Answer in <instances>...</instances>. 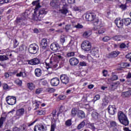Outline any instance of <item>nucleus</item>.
I'll use <instances>...</instances> for the list:
<instances>
[{
	"mask_svg": "<svg viewBox=\"0 0 131 131\" xmlns=\"http://www.w3.org/2000/svg\"><path fill=\"white\" fill-rule=\"evenodd\" d=\"M113 39H114V40H117L119 41V40H120V36L119 35L115 36L114 37H113Z\"/></svg>",
	"mask_w": 131,
	"mask_h": 131,
	"instance_id": "obj_47",
	"label": "nucleus"
},
{
	"mask_svg": "<svg viewBox=\"0 0 131 131\" xmlns=\"http://www.w3.org/2000/svg\"><path fill=\"white\" fill-rule=\"evenodd\" d=\"M32 4L33 6H36L35 11H37V10H38V9H39V8L41 7L40 5L38 4V2L37 1H33Z\"/></svg>",
	"mask_w": 131,
	"mask_h": 131,
	"instance_id": "obj_29",
	"label": "nucleus"
},
{
	"mask_svg": "<svg viewBox=\"0 0 131 131\" xmlns=\"http://www.w3.org/2000/svg\"><path fill=\"white\" fill-rule=\"evenodd\" d=\"M123 23L125 26H128L131 24V19L129 18H126L123 19Z\"/></svg>",
	"mask_w": 131,
	"mask_h": 131,
	"instance_id": "obj_26",
	"label": "nucleus"
},
{
	"mask_svg": "<svg viewBox=\"0 0 131 131\" xmlns=\"http://www.w3.org/2000/svg\"><path fill=\"white\" fill-rule=\"evenodd\" d=\"M115 23L118 28H122L123 27V19L116 18Z\"/></svg>",
	"mask_w": 131,
	"mask_h": 131,
	"instance_id": "obj_14",
	"label": "nucleus"
},
{
	"mask_svg": "<svg viewBox=\"0 0 131 131\" xmlns=\"http://www.w3.org/2000/svg\"><path fill=\"white\" fill-rule=\"evenodd\" d=\"M40 61L38 58H33L31 60H28V63L30 65H38Z\"/></svg>",
	"mask_w": 131,
	"mask_h": 131,
	"instance_id": "obj_16",
	"label": "nucleus"
},
{
	"mask_svg": "<svg viewBox=\"0 0 131 131\" xmlns=\"http://www.w3.org/2000/svg\"><path fill=\"white\" fill-rule=\"evenodd\" d=\"M9 60V57L7 55H0V61L4 62V61H7Z\"/></svg>",
	"mask_w": 131,
	"mask_h": 131,
	"instance_id": "obj_31",
	"label": "nucleus"
},
{
	"mask_svg": "<svg viewBox=\"0 0 131 131\" xmlns=\"http://www.w3.org/2000/svg\"><path fill=\"white\" fill-rule=\"evenodd\" d=\"M78 113V111L76 108H73L71 111V116L72 117H75Z\"/></svg>",
	"mask_w": 131,
	"mask_h": 131,
	"instance_id": "obj_23",
	"label": "nucleus"
},
{
	"mask_svg": "<svg viewBox=\"0 0 131 131\" xmlns=\"http://www.w3.org/2000/svg\"><path fill=\"white\" fill-rule=\"evenodd\" d=\"M126 78L129 79L131 78V72H129L126 76Z\"/></svg>",
	"mask_w": 131,
	"mask_h": 131,
	"instance_id": "obj_63",
	"label": "nucleus"
},
{
	"mask_svg": "<svg viewBox=\"0 0 131 131\" xmlns=\"http://www.w3.org/2000/svg\"><path fill=\"white\" fill-rule=\"evenodd\" d=\"M59 13H61L63 15H66L68 13V10L65 7H62V9L59 10Z\"/></svg>",
	"mask_w": 131,
	"mask_h": 131,
	"instance_id": "obj_27",
	"label": "nucleus"
},
{
	"mask_svg": "<svg viewBox=\"0 0 131 131\" xmlns=\"http://www.w3.org/2000/svg\"><path fill=\"white\" fill-rule=\"evenodd\" d=\"M27 86L28 89L30 90V91H33L35 89V84L33 82H28L27 84Z\"/></svg>",
	"mask_w": 131,
	"mask_h": 131,
	"instance_id": "obj_24",
	"label": "nucleus"
},
{
	"mask_svg": "<svg viewBox=\"0 0 131 131\" xmlns=\"http://www.w3.org/2000/svg\"><path fill=\"white\" fill-rule=\"evenodd\" d=\"M117 79H118V76L117 75H114L111 78L112 80H117Z\"/></svg>",
	"mask_w": 131,
	"mask_h": 131,
	"instance_id": "obj_57",
	"label": "nucleus"
},
{
	"mask_svg": "<svg viewBox=\"0 0 131 131\" xmlns=\"http://www.w3.org/2000/svg\"><path fill=\"white\" fill-rule=\"evenodd\" d=\"M60 84V79L58 78H53L51 80V84L52 86H57Z\"/></svg>",
	"mask_w": 131,
	"mask_h": 131,
	"instance_id": "obj_15",
	"label": "nucleus"
},
{
	"mask_svg": "<svg viewBox=\"0 0 131 131\" xmlns=\"http://www.w3.org/2000/svg\"><path fill=\"white\" fill-rule=\"evenodd\" d=\"M16 97L8 96L6 97V101L8 105H15L16 104Z\"/></svg>",
	"mask_w": 131,
	"mask_h": 131,
	"instance_id": "obj_8",
	"label": "nucleus"
},
{
	"mask_svg": "<svg viewBox=\"0 0 131 131\" xmlns=\"http://www.w3.org/2000/svg\"><path fill=\"white\" fill-rule=\"evenodd\" d=\"M79 61L75 57H73L70 59V64L72 66H75L78 64Z\"/></svg>",
	"mask_w": 131,
	"mask_h": 131,
	"instance_id": "obj_17",
	"label": "nucleus"
},
{
	"mask_svg": "<svg viewBox=\"0 0 131 131\" xmlns=\"http://www.w3.org/2000/svg\"><path fill=\"white\" fill-rule=\"evenodd\" d=\"M118 118L120 123L123 125L126 126V125H128V124H129V122L128 121L126 115L122 112L120 111L118 113Z\"/></svg>",
	"mask_w": 131,
	"mask_h": 131,
	"instance_id": "obj_4",
	"label": "nucleus"
},
{
	"mask_svg": "<svg viewBox=\"0 0 131 131\" xmlns=\"http://www.w3.org/2000/svg\"><path fill=\"white\" fill-rule=\"evenodd\" d=\"M94 30H95L96 33H99V34H102V33H104L105 32V29L102 26V22L99 20L98 19H96L94 21Z\"/></svg>",
	"mask_w": 131,
	"mask_h": 131,
	"instance_id": "obj_3",
	"label": "nucleus"
},
{
	"mask_svg": "<svg viewBox=\"0 0 131 131\" xmlns=\"http://www.w3.org/2000/svg\"><path fill=\"white\" fill-rule=\"evenodd\" d=\"M73 26L74 28H76L77 29H80L81 28H83V26L79 23H78L77 24H73Z\"/></svg>",
	"mask_w": 131,
	"mask_h": 131,
	"instance_id": "obj_32",
	"label": "nucleus"
},
{
	"mask_svg": "<svg viewBox=\"0 0 131 131\" xmlns=\"http://www.w3.org/2000/svg\"><path fill=\"white\" fill-rule=\"evenodd\" d=\"M67 37H66V36L64 35H62L60 37V41L62 43H64V42H65V41L66 40V38Z\"/></svg>",
	"mask_w": 131,
	"mask_h": 131,
	"instance_id": "obj_40",
	"label": "nucleus"
},
{
	"mask_svg": "<svg viewBox=\"0 0 131 131\" xmlns=\"http://www.w3.org/2000/svg\"><path fill=\"white\" fill-rule=\"evenodd\" d=\"M15 83H16V84H17V85L21 86V85H22V80L17 79L15 81Z\"/></svg>",
	"mask_w": 131,
	"mask_h": 131,
	"instance_id": "obj_42",
	"label": "nucleus"
},
{
	"mask_svg": "<svg viewBox=\"0 0 131 131\" xmlns=\"http://www.w3.org/2000/svg\"><path fill=\"white\" fill-rule=\"evenodd\" d=\"M39 47L36 43H33L30 45L28 51L30 54H36L38 52Z\"/></svg>",
	"mask_w": 131,
	"mask_h": 131,
	"instance_id": "obj_6",
	"label": "nucleus"
},
{
	"mask_svg": "<svg viewBox=\"0 0 131 131\" xmlns=\"http://www.w3.org/2000/svg\"><path fill=\"white\" fill-rule=\"evenodd\" d=\"M30 13L29 11H26L25 13H23L20 17H17L16 18V21L17 24L19 25H24V21L27 19H28V16Z\"/></svg>",
	"mask_w": 131,
	"mask_h": 131,
	"instance_id": "obj_5",
	"label": "nucleus"
},
{
	"mask_svg": "<svg viewBox=\"0 0 131 131\" xmlns=\"http://www.w3.org/2000/svg\"><path fill=\"white\" fill-rule=\"evenodd\" d=\"M126 58L129 59L130 62H131V53H128L127 55H126Z\"/></svg>",
	"mask_w": 131,
	"mask_h": 131,
	"instance_id": "obj_61",
	"label": "nucleus"
},
{
	"mask_svg": "<svg viewBox=\"0 0 131 131\" xmlns=\"http://www.w3.org/2000/svg\"><path fill=\"white\" fill-rule=\"evenodd\" d=\"M40 103V102L39 101H37V102H35L36 107L34 108V110H36V109L38 108V107H39Z\"/></svg>",
	"mask_w": 131,
	"mask_h": 131,
	"instance_id": "obj_59",
	"label": "nucleus"
},
{
	"mask_svg": "<svg viewBox=\"0 0 131 131\" xmlns=\"http://www.w3.org/2000/svg\"><path fill=\"white\" fill-rule=\"evenodd\" d=\"M25 113V110L23 108H19L16 111L15 117L17 119H19L20 117L23 116Z\"/></svg>",
	"mask_w": 131,
	"mask_h": 131,
	"instance_id": "obj_11",
	"label": "nucleus"
},
{
	"mask_svg": "<svg viewBox=\"0 0 131 131\" xmlns=\"http://www.w3.org/2000/svg\"><path fill=\"white\" fill-rule=\"evenodd\" d=\"M34 131H45V126L42 124L35 125L34 128Z\"/></svg>",
	"mask_w": 131,
	"mask_h": 131,
	"instance_id": "obj_20",
	"label": "nucleus"
},
{
	"mask_svg": "<svg viewBox=\"0 0 131 131\" xmlns=\"http://www.w3.org/2000/svg\"><path fill=\"white\" fill-rule=\"evenodd\" d=\"M91 53L92 56L98 57V56H99V48L96 47L93 48Z\"/></svg>",
	"mask_w": 131,
	"mask_h": 131,
	"instance_id": "obj_19",
	"label": "nucleus"
},
{
	"mask_svg": "<svg viewBox=\"0 0 131 131\" xmlns=\"http://www.w3.org/2000/svg\"><path fill=\"white\" fill-rule=\"evenodd\" d=\"M84 125H85V121L83 120L82 122L79 124L77 126L78 129H81L83 127H84Z\"/></svg>",
	"mask_w": 131,
	"mask_h": 131,
	"instance_id": "obj_30",
	"label": "nucleus"
},
{
	"mask_svg": "<svg viewBox=\"0 0 131 131\" xmlns=\"http://www.w3.org/2000/svg\"><path fill=\"white\" fill-rule=\"evenodd\" d=\"M108 103H109V100H108V99L105 98L102 99L103 106H107V105H108Z\"/></svg>",
	"mask_w": 131,
	"mask_h": 131,
	"instance_id": "obj_37",
	"label": "nucleus"
},
{
	"mask_svg": "<svg viewBox=\"0 0 131 131\" xmlns=\"http://www.w3.org/2000/svg\"><path fill=\"white\" fill-rule=\"evenodd\" d=\"M35 74L37 77L41 76V70L40 69H36L35 70Z\"/></svg>",
	"mask_w": 131,
	"mask_h": 131,
	"instance_id": "obj_28",
	"label": "nucleus"
},
{
	"mask_svg": "<svg viewBox=\"0 0 131 131\" xmlns=\"http://www.w3.org/2000/svg\"><path fill=\"white\" fill-rule=\"evenodd\" d=\"M60 80L63 83V84H65L66 85L69 83V77L66 74H62L60 76Z\"/></svg>",
	"mask_w": 131,
	"mask_h": 131,
	"instance_id": "obj_9",
	"label": "nucleus"
},
{
	"mask_svg": "<svg viewBox=\"0 0 131 131\" xmlns=\"http://www.w3.org/2000/svg\"><path fill=\"white\" fill-rule=\"evenodd\" d=\"M90 128H91V129H92V130L94 131V130H95L96 127H95L93 124H90Z\"/></svg>",
	"mask_w": 131,
	"mask_h": 131,
	"instance_id": "obj_62",
	"label": "nucleus"
},
{
	"mask_svg": "<svg viewBox=\"0 0 131 131\" xmlns=\"http://www.w3.org/2000/svg\"><path fill=\"white\" fill-rule=\"evenodd\" d=\"M18 41H17V40L15 39L14 40V42H13V46H14V48H17V47H18Z\"/></svg>",
	"mask_w": 131,
	"mask_h": 131,
	"instance_id": "obj_54",
	"label": "nucleus"
},
{
	"mask_svg": "<svg viewBox=\"0 0 131 131\" xmlns=\"http://www.w3.org/2000/svg\"><path fill=\"white\" fill-rule=\"evenodd\" d=\"M77 116L79 118H80L81 119H82L85 118V114L82 111H78Z\"/></svg>",
	"mask_w": 131,
	"mask_h": 131,
	"instance_id": "obj_25",
	"label": "nucleus"
},
{
	"mask_svg": "<svg viewBox=\"0 0 131 131\" xmlns=\"http://www.w3.org/2000/svg\"><path fill=\"white\" fill-rule=\"evenodd\" d=\"M85 19L87 21H94L96 19V15L92 13H87L85 15Z\"/></svg>",
	"mask_w": 131,
	"mask_h": 131,
	"instance_id": "obj_12",
	"label": "nucleus"
},
{
	"mask_svg": "<svg viewBox=\"0 0 131 131\" xmlns=\"http://www.w3.org/2000/svg\"><path fill=\"white\" fill-rule=\"evenodd\" d=\"M4 116V115H2V117L0 119V127H2L3 126V124H4V121L6 120V116L5 117H3Z\"/></svg>",
	"mask_w": 131,
	"mask_h": 131,
	"instance_id": "obj_35",
	"label": "nucleus"
},
{
	"mask_svg": "<svg viewBox=\"0 0 131 131\" xmlns=\"http://www.w3.org/2000/svg\"><path fill=\"white\" fill-rule=\"evenodd\" d=\"M40 47L43 50H46L48 47V41L47 39H42L40 42Z\"/></svg>",
	"mask_w": 131,
	"mask_h": 131,
	"instance_id": "obj_18",
	"label": "nucleus"
},
{
	"mask_svg": "<svg viewBox=\"0 0 131 131\" xmlns=\"http://www.w3.org/2000/svg\"><path fill=\"white\" fill-rule=\"evenodd\" d=\"M120 49H127V46L124 43H122L120 45Z\"/></svg>",
	"mask_w": 131,
	"mask_h": 131,
	"instance_id": "obj_48",
	"label": "nucleus"
},
{
	"mask_svg": "<svg viewBox=\"0 0 131 131\" xmlns=\"http://www.w3.org/2000/svg\"><path fill=\"white\" fill-rule=\"evenodd\" d=\"M120 54V52L118 51H115L110 53L106 55L108 59H113V58H116Z\"/></svg>",
	"mask_w": 131,
	"mask_h": 131,
	"instance_id": "obj_10",
	"label": "nucleus"
},
{
	"mask_svg": "<svg viewBox=\"0 0 131 131\" xmlns=\"http://www.w3.org/2000/svg\"><path fill=\"white\" fill-rule=\"evenodd\" d=\"M71 28V25H67L66 26V27H65V29H66V31H67V32H68V31H69V30H70Z\"/></svg>",
	"mask_w": 131,
	"mask_h": 131,
	"instance_id": "obj_50",
	"label": "nucleus"
},
{
	"mask_svg": "<svg viewBox=\"0 0 131 131\" xmlns=\"http://www.w3.org/2000/svg\"><path fill=\"white\" fill-rule=\"evenodd\" d=\"M50 49L52 51H58L60 49V46H59V44L58 43H53L50 45Z\"/></svg>",
	"mask_w": 131,
	"mask_h": 131,
	"instance_id": "obj_21",
	"label": "nucleus"
},
{
	"mask_svg": "<svg viewBox=\"0 0 131 131\" xmlns=\"http://www.w3.org/2000/svg\"><path fill=\"white\" fill-rule=\"evenodd\" d=\"M11 73H8V72H6L4 74L5 75V77H6V78H8L9 77H10V74H11Z\"/></svg>",
	"mask_w": 131,
	"mask_h": 131,
	"instance_id": "obj_60",
	"label": "nucleus"
},
{
	"mask_svg": "<svg viewBox=\"0 0 131 131\" xmlns=\"http://www.w3.org/2000/svg\"><path fill=\"white\" fill-rule=\"evenodd\" d=\"M81 48L83 51H85V52H89V51H91L92 45H91V42H90V41L85 40L82 42L81 45Z\"/></svg>",
	"mask_w": 131,
	"mask_h": 131,
	"instance_id": "obj_7",
	"label": "nucleus"
},
{
	"mask_svg": "<svg viewBox=\"0 0 131 131\" xmlns=\"http://www.w3.org/2000/svg\"><path fill=\"white\" fill-rule=\"evenodd\" d=\"M121 66L122 68H126V67H129V63L127 62L122 63H121Z\"/></svg>",
	"mask_w": 131,
	"mask_h": 131,
	"instance_id": "obj_43",
	"label": "nucleus"
},
{
	"mask_svg": "<svg viewBox=\"0 0 131 131\" xmlns=\"http://www.w3.org/2000/svg\"><path fill=\"white\" fill-rule=\"evenodd\" d=\"M58 98L60 100H64V99H65V96L61 95L59 96Z\"/></svg>",
	"mask_w": 131,
	"mask_h": 131,
	"instance_id": "obj_64",
	"label": "nucleus"
},
{
	"mask_svg": "<svg viewBox=\"0 0 131 131\" xmlns=\"http://www.w3.org/2000/svg\"><path fill=\"white\" fill-rule=\"evenodd\" d=\"M43 91V89L42 88H38L35 90L36 95H39V94H41L42 91Z\"/></svg>",
	"mask_w": 131,
	"mask_h": 131,
	"instance_id": "obj_38",
	"label": "nucleus"
},
{
	"mask_svg": "<svg viewBox=\"0 0 131 131\" xmlns=\"http://www.w3.org/2000/svg\"><path fill=\"white\" fill-rule=\"evenodd\" d=\"M21 77H23V78H25V77H27V75L26 74V71H25V70H24L23 71V75Z\"/></svg>",
	"mask_w": 131,
	"mask_h": 131,
	"instance_id": "obj_55",
	"label": "nucleus"
},
{
	"mask_svg": "<svg viewBox=\"0 0 131 131\" xmlns=\"http://www.w3.org/2000/svg\"><path fill=\"white\" fill-rule=\"evenodd\" d=\"M60 60H61V61H65V58L60 55L51 57L49 62L47 61L45 62L47 69H50V68L55 69V68H57L58 67V63H59Z\"/></svg>",
	"mask_w": 131,
	"mask_h": 131,
	"instance_id": "obj_1",
	"label": "nucleus"
},
{
	"mask_svg": "<svg viewBox=\"0 0 131 131\" xmlns=\"http://www.w3.org/2000/svg\"><path fill=\"white\" fill-rule=\"evenodd\" d=\"M48 12L45 9H41L39 11L35 10L34 12V20L35 21H41L43 18V15H47Z\"/></svg>",
	"mask_w": 131,
	"mask_h": 131,
	"instance_id": "obj_2",
	"label": "nucleus"
},
{
	"mask_svg": "<svg viewBox=\"0 0 131 131\" xmlns=\"http://www.w3.org/2000/svg\"><path fill=\"white\" fill-rule=\"evenodd\" d=\"M100 96L99 95H96L94 98V103L96 101H98V100H100Z\"/></svg>",
	"mask_w": 131,
	"mask_h": 131,
	"instance_id": "obj_49",
	"label": "nucleus"
},
{
	"mask_svg": "<svg viewBox=\"0 0 131 131\" xmlns=\"http://www.w3.org/2000/svg\"><path fill=\"white\" fill-rule=\"evenodd\" d=\"M103 41H108V40H110V37L108 36H105L102 38Z\"/></svg>",
	"mask_w": 131,
	"mask_h": 131,
	"instance_id": "obj_56",
	"label": "nucleus"
},
{
	"mask_svg": "<svg viewBox=\"0 0 131 131\" xmlns=\"http://www.w3.org/2000/svg\"><path fill=\"white\" fill-rule=\"evenodd\" d=\"M38 115H45L46 114V111L40 110L37 111Z\"/></svg>",
	"mask_w": 131,
	"mask_h": 131,
	"instance_id": "obj_44",
	"label": "nucleus"
},
{
	"mask_svg": "<svg viewBox=\"0 0 131 131\" xmlns=\"http://www.w3.org/2000/svg\"><path fill=\"white\" fill-rule=\"evenodd\" d=\"M123 95H124L125 97H128V96L131 95V91H127L126 92H123Z\"/></svg>",
	"mask_w": 131,
	"mask_h": 131,
	"instance_id": "obj_45",
	"label": "nucleus"
},
{
	"mask_svg": "<svg viewBox=\"0 0 131 131\" xmlns=\"http://www.w3.org/2000/svg\"><path fill=\"white\" fill-rule=\"evenodd\" d=\"M119 8L122 10H125L126 9V5L125 4H121L120 5Z\"/></svg>",
	"mask_w": 131,
	"mask_h": 131,
	"instance_id": "obj_53",
	"label": "nucleus"
},
{
	"mask_svg": "<svg viewBox=\"0 0 131 131\" xmlns=\"http://www.w3.org/2000/svg\"><path fill=\"white\" fill-rule=\"evenodd\" d=\"M3 89L5 90H9V86L6 83H4L3 84Z\"/></svg>",
	"mask_w": 131,
	"mask_h": 131,
	"instance_id": "obj_58",
	"label": "nucleus"
},
{
	"mask_svg": "<svg viewBox=\"0 0 131 131\" xmlns=\"http://www.w3.org/2000/svg\"><path fill=\"white\" fill-rule=\"evenodd\" d=\"M47 92H48V93H54L55 92V89L53 88H48L46 89Z\"/></svg>",
	"mask_w": 131,
	"mask_h": 131,
	"instance_id": "obj_46",
	"label": "nucleus"
},
{
	"mask_svg": "<svg viewBox=\"0 0 131 131\" xmlns=\"http://www.w3.org/2000/svg\"><path fill=\"white\" fill-rule=\"evenodd\" d=\"M56 122H55L54 123H52L50 131H55V128H56Z\"/></svg>",
	"mask_w": 131,
	"mask_h": 131,
	"instance_id": "obj_41",
	"label": "nucleus"
},
{
	"mask_svg": "<svg viewBox=\"0 0 131 131\" xmlns=\"http://www.w3.org/2000/svg\"><path fill=\"white\" fill-rule=\"evenodd\" d=\"M92 116L93 118L96 119V120L99 119V114L98 113L94 112L92 114Z\"/></svg>",
	"mask_w": 131,
	"mask_h": 131,
	"instance_id": "obj_34",
	"label": "nucleus"
},
{
	"mask_svg": "<svg viewBox=\"0 0 131 131\" xmlns=\"http://www.w3.org/2000/svg\"><path fill=\"white\" fill-rule=\"evenodd\" d=\"M92 35V32L91 31H88L83 33V37H89Z\"/></svg>",
	"mask_w": 131,
	"mask_h": 131,
	"instance_id": "obj_33",
	"label": "nucleus"
},
{
	"mask_svg": "<svg viewBox=\"0 0 131 131\" xmlns=\"http://www.w3.org/2000/svg\"><path fill=\"white\" fill-rule=\"evenodd\" d=\"M60 6L62 7H65L66 6V1L65 0H61L60 2Z\"/></svg>",
	"mask_w": 131,
	"mask_h": 131,
	"instance_id": "obj_52",
	"label": "nucleus"
},
{
	"mask_svg": "<svg viewBox=\"0 0 131 131\" xmlns=\"http://www.w3.org/2000/svg\"><path fill=\"white\" fill-rule=\"evenodd\" d=\"M110 126L111 127H116L117 126V123L114 121H111L110 122Z\"/></svg>",
	"mask_w": 131,
	"mask_h": 131,
	"instance_id": "obj_36",
	"label": "nucleus"
},
{
	"mask_svg": "<svg viewBox=\"0 0 131 131\" xmlns=\"http://www.w3.org/2000/svg\"><path fill=\"white\" fill-rule=\"evenodd\" d=\"M107 110L111 115H114L116 112V107H115V105H110Z\"/></svg>",
	"mask_w": 131,
	"mask_h": 131,
	"instance_id": "obj_13",
	"label": "nucleus"
},
{
	"mask_svg": "<svg viewBox=\"0 0 131 131\" xmlns=\"http://www.w3.org/2000/svg\"><path fill=\"white\" fill-rule=\"evenodd\" d=\"M72 125V119H70L66 121V125L67 126H71Z\"/></svg>",
	"mask_w": 131,
	"mask_h": 131,
	"instance_id": "obj_39",
	"label": "nucleus"
},
{
	"mask_svg": "<svg viewBox=\"0 0 131 131\" xmlns=\"http://www.w3.org/2000/svg\"><path fill=\"white\" fill-rule=\"evenodd\" d=\"M59 5L60 3H59L57 0H52L50 3V6L52 7V8H58Z\"/></svg>",
	"mask_w": 131,
	"mask_h": 131,
	"instance_id": "obj_22",
	"label": "nucleus"
},
{
	"mask_svg": "<svg viewBox=\"0 0 131 131\" xmlns=\"http://www.w3.org/2000/svg\"><path fill=\"white\" fill-rule=\"evenodd\" d=\"M75 55V53L74 52H71L67 53V57H73Z\"/></svg>",
	"mask_w": 131,
	"mask_h": 131,
	"instance_id": "obj_51",
	"label": "nucleus"
}]
</instances>
